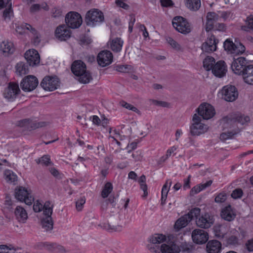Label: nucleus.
I'll list each match as a JSON object with an SVG mask.
<instances>
[{
  "label": "nucleus",
  "mask_w": 253,
  "mask_h": 253,
  "mask_svg": "<svg viewBox=\"0 0 253 253\" xmlns=\"http://www.w3.org/2000/svg\"><path fill=\"white\" fill-rule=\"evenodd\" d=\"M121 105L123 107H124L126 109H127L129 110H131V111L135 112L138 114L140 113L139 110L137 108L132 106L130 104L127 103V102H126L125 101H122L121 102Z\"/></svg>",
  "instance_id": "nucleus-48"
},
{
  "label": "nucleus",
  "mask_w": 253,
  "mask_h": 253,
  "mask_svg": "<svg viewBox=\"0 0 253 253\" xmlns=\"http://www.w3.org/2000/svg\"><path fill=\"white\" fill-rule=\"evenodd\" d=\"M224 49L230 54H241L244 53L246 48L240 42L233 43L229 39H227L223 43Z\"/></svg>",
  "instance_id": "nucleus-7"
},
{
  "label": "nucleus",
  "mask_w": 253,
  "mask_h": 253,
  "mask_svg": "<svg viewBox=\"0 0 253 253\" xmlns=\"http://www.w3.org/2000/svg\"><path fill=\"white\" fill-rule=\"evenodd\" d=\"M215 62L214 58L211 56H208L203 61V66L206 70L209 71L212 70Z\"/></svg>",
  "instance_id": "nucleus-36"
},
{
  "label": "nucleus",
  "mask_w": 253,
  "mask_h": 253,
  "mask_svg": "<svg viewBox=\"0 0 253 253\" xmlns=\"http://www.w3.org/2000/svg\"><path fill=\"white\" fill-rule=\"evenodd\" d=\"M220 214L222 218L228 221L233 220L236 216V213L230 205L223 208Z\"/></svg>",
  "instance_id": "nucleus-25"
},
{
  "label": "nucleus",
  "mask_w": 253,
  "mask_h": 253,
  "mask_svg": "<svg viewBox=\"0 0 253 253\" xmlns=\"http://www.w3.org/2000/svg\"><path fill=\"white\" fill-rule=\"evenodd\" d=\"M150 102L153 105L163 107H169V103L165 101H158L154 99H150Z\"/></svg>",
  "instance_id": "nucleus-49"
},
{
  "label": "nucleus",
  "mask_w": 253,
  "mask_h": 253,
  "mask_svg": "<svg viewBox=\"0 0 253 253\" xmlns=\"http://www.w3.org/2000/svg\"><path fill=\"white\" fill-rule=\"evenodd\" d=\"M113 190V185L111 183L107 182L103 188L101 196L103 198H107Z\"/></svg>",
  "instance_id": "nucleus-39"
},
{
  "label": "nucleus",
  "mask_w": 253,
  "mask_h": 253,
  "mask_svg": "<svg viewBox=\"0 0 253 253\" xmlns=\"http://www.w3.org/2000/svg\"><path fill=\"white\" fill-rule=\"evenodd\" d=\"M33 210L35 212H40L43 210L44 211V205L40 203L39 201H37L36 203H34L33 205Z\"/></svg>",
  "instance_id": "nucleus-54"
},
{
  "label": "nucleus",
  "mask_w": 253,
  "mask_h": 253,
  "mask_svg": "<svg viewBox=\"0 0 253 253\" xmlns=\"http://www.w3.org/2000/svg\"><path fill=\"white\" fill-rule=\"evenodd\" d=\"M37 78L33 75L25 77L20 83L22 89L25 91H31L34 90L38 84Z\"/></svg>",
  "instance_id": "nucleus-10"
},
{
  "label": "nucleus",
  "mask_w": 253,
  "mask_h": 253,
  "mask_svg": "<svg viewBox=\"0 0 253 253\" xmlns=\"http://www.w3.org/2000/svg\"><path fill=\"white\" fill-rule=\"evenodd\" d=\"M24 123L26 124L25 129L29 130L45 126L48 124L45 122H37L36 121H33L30 119H24Z\"/></svg>",
  "instance_id": "nucleus-26"
},
{
  "label": "nucleus",
  "mask_w": 253,
  "mask_h": 253,
  "mask_svg": "<svg viewBox=\"0 0 253 253\" xmlns=\"http://www.w3.org/2000/svg\"><path fill=\"white\" fill-rule=\"evenodd\" d=\"M115 69L120 72L128 73L131 70V66L128 65H117L114 66Z\"/></svg>",
  "instance_id": "nucleus-43"
},
{
  "label": "nucleus",
  "mask_w": 253,
  "mask_h": 253,
  "mask_svg": "<svg viewBox=\"0 0 253 253\" xmlns=\"http://www.w3.org/2000/svg\"><path fill=\"white\" fill-rule=\"evenodd\" d=\"M5 179L8 182H14L17 180V175L10 170H5L4 172Z\"/></svg>",
  "instance_id": "nucleus-40"
},
{
  "label": "nucleus",
  "mask_w": 253,
  "mask_h": 253,
  "mask_svg": "<svg viewBox=\"0 0 253 253\" xmlns=\"http://www.w3.org/2000/svg\"><path fill=\"white\" fill-rule=\"evenodd\" d=\"M65 21L69 27L75 29L81 26L82 23V18L78 13L70 12L66 16Z\"/></svg>",
  "instance_id": "nucleus-11"
},
{
  "label": "nucleus",
  "mask_w": 253,
  "mask_h": 253,
  "mask_svg": "<svg viewBox=\"0 0 253 253\" xmlns=\"http://www.w3.org/2000/svg\"><path fill=\"white\" fill-rule=\"evenodd\" d=\"M40 85L45 90L52 91L59 87L60 82L56 77L46 76L42 79Z\"/></svg>",
  "instance_id": "nucleus-9"
},
{
  "label": "nucleus",
  "mask_w": 253,
  "mask_h": 253,
  "mask_svg": "<svg viewBox=\"0 0 253 253\" xmlns=\"http://www.w3.org/2000/svg\"><path fill=\"white\" fill-rule=\"evenodd\" d=\"M36 161L37 164H41L43 166L47 167L53 165L50 157L48 155H43L41 158L36 160Z\"/></svg>",
  "instance_id": "nucleus-38"
},
{
  "label": "nucleus",
  "mask_w": 253,
  "mask_h": 253,
  "mask_svg": "<svg viewBox=\"0 0 253 253\" xmlns=\"http://www.w3.org/2000/svg\"><path fill=\"white\" fill-rule=\"evenodd\" d=\"M211 70L212 73L217 77L225 76L227 69L224 61H219L215 63Z\"/></svg>",
  "instance_id": "nucleus-22"
},
{
  "label": "nucleus",
  "mask_w": 253,
  "mask_h": 253,
  "mask_svg": "<svg viewBox=\"0 0 253 253\" xmlns=\"http://www.w3.org/2000/svg\"><path fill=\"white\" fill-rule=\"evenodd\" d=\"M192 238L193 242L197 244H203L207 242L209 236L203 230L197 229L193 231Z\"/></svg>",
  "instance_id": "nucleus-17"
},
{
  "label": "nucleus",
  "mask_w": 253,
  "mask_h": 253,
  "mask_svg": "<svg viewBox=\"0 0 253 253\" xmlns=\"http://www.w3.org/2000/svg\"><path fill=\"white\" fill-rule=\"evenodd\" d=\"M53 208V204L50 201H47L44 203L43 214L46 217L42 219L41 223L42 228L46 231H50L53 228V223L51 217Z\"/></svg>",
  "instance_id": "nucleus-2"
},
{
  "label": "nucleus",
  "mask_w": 253,
  "mask_h": 253,
  "mask_svg": "<svg viewBox=\"0 0 253 253\" xmlns=\"http://www.w3.org/2000/svg\"><path fill=\"white\" fill-rule=\"evenodd\" d=\"M18 84L14 83H10L4 89L3 96L9 101H13L20 92Z\"/></svg>",
  "instance_id": "nucleus-14"
},
{
  "label": "nucleus",
  "mask_w": 253,
  "mask_h": 253,
  "mask_svg": "<svg viewBox=\"0 0 253 253\" xmlns=\"http://www.w3.org/2000/svg\"><path fill=\"white\" fill-rule=\"evenodd\" d=\"M123 41L120 38L113 39L110 43V48L114 52H120L123 44Z\"/></svg>",
  "instance_id": "nucleus-32"
},
{
  "label": "nucleus",
  "mask_w": 253,
  "mask_h": 253,
  "mask_svg": "<svg viewBox=\"0 0 253 253\" xmlns=\"http://www.w3.org/2000/svg\"><path fill=\"white\" fill-rule=\"evenodd\" d=\"M16 31L21 35L25 33V28L24 26H23V23L16 27Z\"/></svg>",
  "instance_id": "nucleus-64"
},
{
  "label": "nucleus",
  "mask_w": 253,
  "mask_h": 253,
  "mask_svg": "<svg viewBox=\"0 0 253 253\" xmlns=\"http://www.w3.org/2000/svg\"><path fill=\"white\" fill-rule=\"evenodd\" d=\"M246 22L248 28L253 30V16L248 17Z\"/></svg>",
  "instance_id": "nucleus-60"
},
{
  "label": "nucleus",
  "mask_w": 253,
  "mask_h": 253,
  "mask_svg": "<svg viewBox=\"0 0 253 253\" xmlns=\"http://www.w3.org/2000/svg\"><path fill=\"white\" fill-rule=\"evenodd\" d=\"M236 118L234 114H231L223 118L220 121V125L224 129L226 128H231L237 126L235 123Z\"/></svg>",
  "instance_id": "nucleus-24"
},
{
  "label": "nucleus",
  "mask_w": 253,
  "mask_h": 253,
  "mask_svg": "<svg viewBox=\"0 0 253 253\" xmlns=\"http://www.w3.org/2000/svg\"><path fill=\"white\" fill-rule=\"evenodd\" d=\"M101 228L110 232L121 231L122 230L123 227L121 225H111L109 223H104L99 225Z\"/></svg>",
  "instance_id": "nucleus-35"
},
{
  "label": "nucleus",
  "mask_w": 253,
  "mask_h": 253,
  "mask_svg": "<svg viewBox=\"0 0 253 253\" xmlns=\"http://www.w3.org/2000/svg\"><path fill=\"white\" fill-rule=\"evenodd\" d=\"M85 203V198L83 196L78 199L76 202V207L78 211H81Z\"/></svg>",
  "instance_id": "nucleus-45"
},
{
  "label": "nucleus",
  "mask_w": 253,
  "mask_h": 253,
  "mask_svg": "<svg viewBox=\"0 0 253 253\" xmlns=\"http://www.w3.org/2000/svg\"><path fill=\"white\" fill-rule=\"evenodd\" d=\"M113 54L109 50H103L100 52L97 56L98 64L104 67L110 65L113 61Z\"/></svg>",
  "instance_id": "nucleus-16"
},
{
  "label": "nucleus",
  "mask_w": 253,
  "mask_h": 253,
  "mask_svg": "<svg viewBox=\"0 0 253 253\" xmlns=\"http://www.w3.org/2000/svg\"><path fill=\"white\" fill-rule=\"evenodd\" d=\"M132 157L135 161H141L142 158L141 151L138 150L136 151L132 154Z\"/></svg>",
  "instance_id": "nucleus-56"
},
{
  "label": "nucleus",
  "mask_w": 253,
  "mask_h": 253,
  "mask_svg": "<svg viewBox=\"0 0 253 253\" xmlns=\"http://www.w3.org/2000/svg\"><path fill=\"white\" fill-rule=\"evenodd\" d=\"M198 116H201L204 120H209L212 118L215 114L213 107L207 103L201 104L196 109Z\"/></svg>",
  "instance_id": "nucleus-8"
},
{
  "label": "nucleus",
  "mask_w": 253,
  "mask_h": 253,
  "mask_svg": "<svg viewBox=\"0 0 253 253\" xmlns=\"http://www.w3.org/2000/svg\"><path fill=\"white\" fill-rule=\"evenodd\" d=\"M0 48L3 52L7 54H12L15 50L13 44L8 41H3L0 44Z\"/></svg>",
  "instance_id": "nucleus-30"
},
{
  "label": "nucleus",
  "mask_w": 253,
  "mask_h": 253,
  "mask_svg": "<svg viewBox=\"0 0 253 253\" xmlns=\"http://www.w3.org/2000/svg\"><path fill=\"white\" fill-rule=\"evenodd\" d=\"M243 194V192L241 189L237 188L232 191L231 196L233 199H237L241 198Z\"/></svg>",
  "instance_id": "nucleus-53"
},
{
  "label": "nucleus",
  "mask_w": 253,
  "mask_h": 253,
  "mask_svg": "<svg viewBox=\"0 0 253 253\" xmlns=\"http://www.w3.org/2000/svg\"><path fill=\"white\" fill-rule=\"evenodd\" d=\"M187 8L193 11L198 10L201 6L200 0H185Z\"/></svg>",
  "instance_id": "nucleus-33"
},
{
  "label": "nucleus",
  "mask_w": 253,
  "mask_h": 253,
  "mask_svg": "<svg viewBox=\"0 0 253 253\" xmlns=\"http://www.w3.org/2000/svg\"><path fill=\"white\" fill-rule=\"evenodd\" d=\"M219 18L218 15L214 12H209L207 15L206 31L209 32L214 29V25Z\"/></svg>",
  "instance_id": "nucleus-23"
},
{
  "label": "nucleus",
  "mask_w": 253,
  "mask_h": 253,
  "mask_svg": "<svg viewBox=\"0 0 253 253\" xmlns=\"http://www.w3.org/2000/svg\"><path fill=\"white\" fill-rule=\"evenodd\" d=\"M167 42L171 45V46L177 50L181 49L180 45L173 39L170 37H168L166 39Z\"/></svg>",
  "instance_id": "nucleus-47"
},
{
  "label": "nucleus",
  "mask_w": 253,
  "mask_h": 253,
  "mask_svg": "<svg viewBox=\"0 0 253 253\" xmlns=\"http://www.w3.org/2000/svg\"><path fill=\"white\" fill-rule=\"evenodd\" d=\"M227 242L229 245H237L238 244V238L236 236L232 235L228 238Z\"/></svg>",
  "instance_id": "nucleus-55"
},
{
  "label": "nucleus",
  "mask_w": 253,
  "mask_h": 253,
  "mask_svg": "<svg viewBox=\"0 0 253 253\" xmlns=\"http://www.w3.org/2000/svg\"><path fill=\"white\" fill-rule=\"evenodd\" d=\"M23 26H24L25 31L29 30L34 35L37 34L36 30L34 28H33L30 24L27 23H23Z\"/></svg>",
  "instance_id": "nucleus-58"
},
{
  "label": "nucleus",
  "mask_w": 253,
  "mask_h": 253,
  "mask_svg": "<svg viewBox=\"0 0 253 253\" xmlns=\"http://www.w3.org/2000/svg\"><path fill=\"white\" fill-rule=\"evenodd\" d=\"M87 25L94 26L102 23L104 20L103 13L98 9L88 11L85 17Z\"/></svg>",
  "instance_id": "nucleus-5"
},
{
  "label": "nucleus",
  "mask_w": 253,
  "mask_h": 253,
  "mask_svg": "<svg viewBox=\"0 0 253 253\" xmlns=\"http://www.w3.org/2000/svg\"><path fill=\"white\" fill-rule=\"evenodd\" d=\"M225 29V27L224 24L223 23H216L214 25V29L213 30H218V31H224Z\"/></svg>",
  "instance_id": "nucleus-63"
},
{
  "label": "nucleus",
  "mask_w": 253,
  "mask_h": 253,
  "mask_svg": "<svg viewBox=\"0 0 253 253\" xmlns=\"http://www.w3.org/2000/svg\"><path fill=\"white\" fill-rule=\"evenodd\" d=\"M208 253H219L221 250V244L217 240H211L207 244Z\"/></svg>",
  "instance_id": "nucleus-27"
},
{
  "label": "nucleus",
  "mask_w": 253,
  "mask_h": 253,
  "mask_svg": "<svg viewBox=\"0 0 253 253\" xmlns=\"http://www.w3.org/2000/svg\"><path fill=\"white\" fill-rule=\"evenodd\" d=\"M236 133V132L233 131L223 132L220 134V139L222 141H225L226 139L231 138Z\"/></svg>",
  "instance_id": "nucleus-46"
},
{
  "label": "nucleus",
  "mask_w": 253,
  "mask_h": 253,
  "mask_svg": "<svg viewBox=\"0 0 253 253\" xmlns=\"http://www.w3.org/2000/svg\"><path fill=\"white\" fill-rule=\"evenodd\" d=\"M234 116L236 118L235 120L237 126L238 124L244 125L250 121V118L248 116H244L239 114H234Z\"/></svg>",
  "instance_id": "nucleus-42"
},
{
  "label": "nucleus",
  "mask_w": 253,
  "mask_h": 253,
  "mask_svg": "<svg viewBox=\"0 0 253 253\" xmlns=\"http://www.w3.org/2000/svg\"><path fill=\"white\" fill-rule=\"evenodd\" d=\"M161 246L162 253H179L181 249L178 245L174 242H168Z\"/></svg>",
  "instance_id": "nucleus-21"
},
{
  "label": "nucleus",
  "mask_w": 253,
  "mask_h": 253,
  "mask_svg": "<svg viewBox=\"0 0 253 253\" xmlns=\"http://www.w3.org/2000/svg\"><path fill=\"white\" fill-rule=\"evenodd\" d=\"M73 73L78 77V80L81 83L87 84L92 79L90 74L86 71L85 64L81 60L73 62L71 67Z\"/></svg>",
  "instance_id": "nucleus-1"
},
{
  "label": "nucleus",
  "mask_w": 253,
  "mask_h": 253,
  "mask_svg": "<svg viewBox=\"0 0 253 253\" xmlns=\"http://www.w3.org/2000/svg\"><path fill=\"white\" fill-rule=\"evenodd\" d=\"M218 40L215 38V36L211 35L209 37L207 40L204 42L202 46V49L203 51L210 53L214 51L216 49V44Z\"/></svg>",
  "instance_id": "nucleus-19"
},
{
  "label": "nucleus",
  "mask_w": 253,
  "mask_h": 253,
  "mask_svg": "<svg viewBox=\"0 0 253 253\" xmlns=\"http://www.w3.org/2000/svg\"><path fill=\"white\" fill-rule=\"evenodd\" d=\"M172 25L178 32L183 34H187L191 31L190 24L181 16L175 17L172 20Z\"/></svg>",
  "instance_id": "nucleus-3"
},
{
  "label": "nucleus",
  "mask_w": 253,
  "mask_h": 253,
  "mask_svg": "<svg viewBox=\"0 0 253 253\" xmlns=\"http://www.w3.org/2000/svg\"><path fill=\"white\" fill-rule=\"evenodd\" d=\"M200 209L199 208H194L191 210L187 214L189 215V217H190L191 220L193 219L194 217H196V219L198 218V216L200 215Z\"/></svg>",
  "instance_id": "nucleus-50"
},
{
  "label": "nucleus",
  "mask_w": 253,
  "mask_h": 253,
  "mask_svg": "<svg viewBox=\"0 0 253 253\" xmlns=\"http://www.w3.org/2000/svg\"><path fill=\"white\" fill-rule=\"evenodd\" d=\"M55 36L59 40L66 41L71 36V32L68 27L65 25L59 26L55 32Z\"/></svg>",
  "instance_id": "nucleus-20"
},
{
  "label": "nucleus",
  "mask_w": 253,
  "mask_h": 253,
  "mask_svg": "<svg viewBox=\"0 0 253 253\" xmlns=\"http://www.w3.org/2000/svg\"><path fill=\"white\" fill-rule=\"evenodd\" d=\"M15 215L17 219L20 222H24L28 217L25 210L20 206L16 207L15 210Z\"/></svg>",
  "instance_id": "nucleus-31"
},
{
  "label": "nucleus",
  "mask_w": 253,
  "mask_h": 253,
  "mask_svg": "<svg viewBox=\"0 0 253 253\" xmlns=\"http://www.w3.org/2000/svg\"><path fill=\"white\" fill-rule=\"evenodd\" d=\"M191 220L189 215L185 214L177 220L174 224V228L178 230L181 229L185 227Z\"/></svg>",
  "instance_id": "nucleus-29"
},
{
  "label": "nucleus",
  "mask_w": 253,
  "mask_h": 253,
  "mask_svg": "<svg viewBox=\"0 0 253 253\" xmlns=\"http://www.w3.org/2000/svg\"><path fill=\"white\" fill-rule=\"evenodd\" d=\"M241 75L246 83L253 84V65H248Z\"/></svg>",
  "instance_id": "nucleus-28"
},
{
  "label": "nucleus",
  "mask_w": 253,
  "mask_h": 253,
  "mask_svg": "<svg viewBox=\"0 0 253 253\" xmlns=\"http://www.w3.org/2000/svg\"><path fill=\"white\" fill-rule=\"evenodd\" d=\"M160 2L163 7H168L173 5L171 0H160Z\"/></svg>",
  "instance_id": "nucleus-61"
},
{
  "label": "nucleus",
  "mask_w": 253,
  "mask_h": 253,
  "mask_svg": "<svg viewBox=\"0 0 253 253\" xmlns=\"http://www.w3.org/2000/svg\"><path fill=\"white\" fill-rule=\"evenodd\" d=\"M14 195L16 199L21 202H24L27 205H31L34 201V198L31 193L22 186L15 188Z\"/></svg>",
  "instance_id": "nucleus-4"
},
{
  "label": "nucleus",
  "mask_w": 253,
  "mask_h": 253,
  "mask_svg": "<svg viewBox=\"0 0 253 253\" xmlns=\"http://www.w3.org/2000/svg\"><path fill=\"white\" fill-rule=\"evenodd\" d=\"M16 70L17 73L20 76L25 75L29 72L28 66L23 62H20L17 64Z\"/></svg>",
  "instance_id": "nucleus-37"
},
{
  "label": "nucleus",
  "mask_w": 253,
  "mask_h": 253,
  "mask_svg": "<svg viewBox=\"0 0 253 253\" xmlns=\"http://www.w3.org/2000/svg\"><path fill=\"white\" fill-rule=\"evenodd\" d=\"M166 240V237L163 234H155L150 238V242L154 244H160Z\"/></svg>",
  "instance_id": "nucleus-41"
},
{
  "label": "nucleus",
  "mask_w": 253,
  "mask_h": 253,
  "mask_svg": "<svg viewBox=\"0 0 253 253\" xmlns=\"http://www.w3.org/2000/svg\"><path fill=\"white\" fill-rule=\"evenodd\" d=\"M24 57L30 66H34L40 63V55L35 49H32L27 51L24 54Z\"/></svg>",
  "instance_id": "nucleus-18"
},
{
  "label": "nucleus",
  "mask_w": 253,
  "mask_h": 253,
  "mask_svg": "<svg viewBox=\"0 0 253 253\" xmlns=\"http://www.w3.org/2000/svg\"><path fill=\"white\" fill-rule=\"evenodd\" d=\"M227 199V194L225 192H222L217 195L215 197L214 201L217 203L224 202Z\"/></svg>",
  "instance_id": "nucleus-44"
},
{
  "label": "nucleus",
  "mask_w": 253,
  "mask_h": 253,
  "mask_svg": "<svg viewBox=\"0 0 253 253\" xmlns=\"http://www.w3.org/2000/svg\"><path fill=\"white\" fill-rule=\"evenodd\" d=\"M221 228V225L215 226L214 227L215 236L218 238H223L224 235V233L222 231Z\"/></svg>",
  "instance_id": "nucleus-52"
},
{
  "label": "nucleus",
  "mask_w": 253,
  "mask_h": 253,
  "mask_svg": "<svg viewBox=\"0 0 253 253\" xmlns=\"http://www.w3.org/2000/svg\"><path fill=\"white\" fill-rule=\"evenodd\" d=\"M14 17L13 10L12 7V3L10 2L7 8H6L3 12L2 17L3 20L6 22H9L11 18Z\"/></svg>",
  "instance_id": "nucleus-34"
},
{
  "label": "nucleus",
  "mask_w": 253,
  "mask_h": 253,
  "mask_svg": "<svg viewBox=\"0 0 253 253\" xmlns=\"http://www.w3.org/2000/svg\"><path fill=\"white\" fill-rule=\"evenodd\" d=\"M124 0H116V4L125 9H127L129 8V5L124 2Z\"/></svg>",
  "instance_id": "nucleus-57"
},
{
  "label": "nucleus",
  "mask_w": 253,
  "mask_h": 253,
  "mask_svg": "<svg viewBox=\"0 0 253 253\" xmlns=\"http://www.w3.org/2000/svg\"><path fill=\"white\" fill-rule=\"evenodd\" d=\"M172 184L171 181L167 180L166 183L163 185L162 189V196H167L168 192L169 191V187Z\"/></svg>",
  "instance_id": "nucleus-51"
},
{
  "label": "nucleus",
  "mask_w": 253,
  "mask_h": 253,
  "mask_svg": "<svg viewBox=\"0 0 253 253\" xmlns=\"http://www.w3.org/2000/svg\"><path fill=\"white\" fill-rule=\"evenodd\" d=\"M222 97L226 101L232 102L236 99L238 92L234 86L227 85L224 86L221 91Z\"/></svg>",
  "instance_id": "nucleus-13"
},
{
  "label": "nucleus",
  "mask_w": 253,
  "mask_h": 253,
  "mask_svg": "<svg viewBox=\"0 0 253 253\" xmlns=\"http://www.w3.org/2000/svg\"><path fill=\"white\" fill-rule=\"evenodd\" d=\"M40 9L41 5L39 4H34L31 6L30 11L31 13H35L39 11Z\"/></svg>",
  "instance_id": "nucleus-62"
},
{
  "label": "nucleus",
  "mask_w": 253,
  "mask_h": 253,
  "mask_svg": "<svg viewBox=\"0 0 253 253\" xmlns=\"http://www.w3.org/2000/svg\"><path fill=\"white\" fill-rule=\"evenodd\" d=\"M193 123L190 127V132L192 135H199L207 131V126L201 123V118L195 114L192 119Z\"/></svg>",
  "instance_id": "nucleus-6"
},
{
  "label": "nucleus",
  "mask_w": 253,
  "mask_h": 253,
  "mask_svg": "<svg viewBox=\"0 0 253 253\" xmlns=\"http://www.w3.org/2000/svg\"><path fill=\"white\" fill-rule=\"evenodd\" d=\"M249 65L250 64L245 57H240L234 59L231 64V68L234 73L241 75Z\"/></svg>",
  "instance_id": "nucleus-12"
},
{
  "label": "nucleus",
  "mask_w": 253,
  "mask_h": 253,
  "mask_svg": "<svg viewBox=\"0 0 253 253\" xmlns=\"http://www.w3.org/2000/svg\"><path fill=\"white\" fill-rule=\"evenodd\" d=\"M245 245L249 252H253V238L248 240Z\"/></svg>",
  "instance_id": "nucleus-59"
},
{
  "label": "nucleus",
  "mask_w": 253,
  "mask_h": 253,
  "mask_svg": "<svg viewBox=\"0 0 253 253\" xmlns=\"http://www.w3.org/2000/svg\"><path fill=\"white\" fill-rule=\"evenodd\" d=\"M214 218L213 216L208 213H206L201 215L196 220L198 226L207 229L211 227L214 223Z\"/></svg>",
  "instance_id": "nucleus-15"
}]
</instances>
